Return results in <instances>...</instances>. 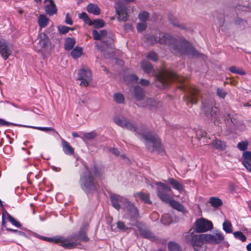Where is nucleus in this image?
Listing matches in <instances>:
<instances>
[{
    "instance_id": "nucleus-30",
    "label": "nucleus",
    "mask_w": 251,
    "mask_h": 251,
    "mask_svg": "<svg viewBox=\"0 0 251 251\" xmlns=\"http://www.w3.org/2000/svg\"><path fill=\"white\" fill-rule=\"evenodd\" d=\"M75 39L72 38H67L65 42V49L67 50H72L75 46Z\"/></svg>"
},
{
    "instance_id": "nucleus-12",
    "label": "nucleus",
    "mask_w": 251,
    "mask_h": 251,
    "mask_svg": "<svg viewBox=\"0 0 251 251\" xmlns=\"http://www.w3.org/2000/svg\"><path fill=\"white\" fill-rule=\"evenodd\" d=\"M12 52V46L5 40H0V54L5 60Z\"/></svg>"
},
{
    "instance_id": "nucleus-6",
    "label": "nucleus",
    "mask_w": 251,
    "mask_h": 251,
    "mask_svg": "<svg viewBox=\"0 0 251 251\" xmlns=\"http://www.w3.org/2000/svg\"><path fill=\"white\" fill-rule=\"evenodd\" d=\"M180 88L185 92L184 100L188 107H190L193 104L197 102L200 92L197 88L183 85L180 86Z\"/></svg>"
},
{
    "instance_id": "nucleus-63",
    "label": "nucleus",
    "mask_w": 251,
    "mask_h": 251,
    "mask_svg": "<svg viewBox=\"0 0 251 251\" xmlns=\"http://www.w3.org/2000/svg\"><path fill=\"white\" fill-rule=\"evenodd\" d=\"M243 21L241 19L238 18L235 21V24L236 25H240L243 23Z\"/></svg>"
},
{
    "instance_id": "nucleus-16",
    "label": "nucleus",
    "mask_w": 251,
    "mask_h": 251,
    "mask_svg": "<svg viewBox=\"0 0 251 251\" xmlns=\"http://www.w3.org/2000/svg\"><path fill=\"white\" fill-rule=\"evenodd\" d=\"M161 103L151 98H147L144 100V103H137V105L144 108H148L150 109L157 108L161 105Z\"/></svg>"
},
{
    "instance_id": "nucleus-38",
    "label": "nucleus",
    "mask_w": 251,
    "mask_h": 251,
    "mask_svg": "<svg viewBox=\"0 0 251 251\" xmlns=\"http://www.w3.org/2000/svg\"><path fill=\"white\" fill-rule=\"evenodd\" d=\"M229 70L234 74H239L240 75H245L246 73L241 68H237L236 66H233L229 68Z\"/></svg>"
},
{
    "instance_id": "nucleus-15",
    "label": "nucleus",
    "mask_w": 251,
    "mask_h": 251,
    "mask_svg": "<svg viewBox=\"0 0 251 251\" xmlns=\"http://www.w3.org/2000/svg\"><path fill=\"white\" fill-rule=\"evenodd\" d=\"M116 11L119 21L125 22L127 20L128 15L127 13V8L124 4L120 3H117Z\"/></svg>"
},
{
    "instance_id": "nucleus-36",
    "label": "nucleus",
    "mask_w": 251,
    "mask_h": 251,
    "mask_svg": "<svg viewBox=\"0 0 251 251\" xmlns=\"http://www.w3.org/2000/svg\"><path fill=\"white\" fill-rule=\"evenodd\" d=\"M124 79L128 82H137L138 80V76L133 74L126 75L124 77Z\"/></svg>"
},
{
    "instance_id": "nucleus-62",
    "label": "nucleus",
    "mask_w": 251,
    "mask_h": 251,
    "mask_svg": "<svg viewBox=\"0 0 251 251\" xmlns=\"http://www.w3.org/2000/svg\"><path fill=\"white\" fill-rule=\"evenodd\" d=\"M41 238L43 239V240H44L45 241L53 243V237H51V238H49V237H41Z\"/></svg>"
},
{
    "instance_id": "nucleus-22",
    "label": "nucleus",
    "mask_w": 251,
    "mask_h": 251,
    "mask_svg": "<svg viewBox=\"0 0 251 251\" xmlns=\"http://www.w3.org/2000/svg\"><path fill=\"white\" fill-rule=\"evenodd\" d=\"M215 108H214L215 109ZM214 107L212 103H208L206 102H202V110L205 113L206 116H212V112L213 111Z\"/></svg>"
},
{
    "instance_id": "nucleus-59",
    "label": "nucleus",
    "mask_w": 251,
    "mask_h": 251,
    "mask_svg": "<svg viewBox=\"0 0 251 251\" xmlns=\"http://www.w3.org/2000/svg\"><path fill=\"white\" fill-rule=\"evenodd\" d=\"M132 29V25L129 24H126L124 25V29L126 31L130 30Z\"/></svg>"
},
{
    "instance_id": "nucleus-61",
    "label": "nucleus",
    "mask_w": 251,
    "mask_h": 251,
    "mask_svg": "<svg viewBox=\"0 0 251 251\" xmlns=\"http://www.w3.org/2000/svg\"><path fill=\"white\" fill-rule=\"evenodd\" d=\"M10 125V123L3 120L2 119H0V126H9Z\"/></svg>"
},
{
    "instance_id": "nucleus-54",
    "label": "nucleus",
    "mask_w": 251,
    "mask_h": 251,
    "mask_svg": "<svg viewBox=\"0 0 251 251\" xmlns=\"http://www.w3.org/2000/svg\"><path fill=\"white\" fill-rule=\"evenodd\" d=\"M242 163L246 168L251 172V160H248V161H243Z\"/></svg>"
},
{
    "instance_id": "nucleus-48",
    "label": "nucleus",
    "mask_w": 251,
    "mask_h": 251,
    "mask_svg": "<svg viewBox=\"0 0 251 251\" xmlns=\"http://www.w3.org/2000/svg\"><path fill=\"white\" fill-rule=\"evenodd\" d=\"M147 27L146 22H142L137 25V30L138 32H142L146 29Z\"/></svg>"
},
{
    "instance_id": "nucleus-5",
    "label": "nucleus",
    "mask_w": 251,
    "mask_h": 251,
    "mask_svg": "<svg viewBox=\"0 0 251 251\" xmlns=\"http://www.w3.org/2000/svg\"><path fill=\"white\" fill-rule=\"evenodd\" d=\"M86 170V172L81 175L79 183L81 188L89 195L97 192L99 185L91 172L88 168Z\"/></svg>"
},
{
    "instance_id": "nucleus-23",
    "label": "nucleus",
    "mask_w": 251,
    "mask_h": 251,
    "mask_svg": "<svg viewBox=\"0 0 251 251\" xmlns=\"http://www.w3.org/2000/svg\"><path fill=\"white\" fill-rule=\"evenodd\" d=\"M45 11L48 15L52 16L57 12V8L54 1L50 2V4H47L45 7Z\"/></svg>"
},
{
    "instance_id": "nucleus-28",
    "label": "nucleus",
    "mask_w": 251,
    "mask_h": 251,
    "mask_svg": "<svg viewBox=\"0 0 251 251\" xmlns=\"http://www.w3.org/2000/svg\"><path fill=\"white\" fill-rule=\"evenodd\" d=\"M213 146L220 151H223L226 148V144L224 141L215 139L212 142Z\"/></svg>"
},
{
    "instance_id": "nucleus-10",
    "label": "nucleus",
    "mask_w": 251,
    "mask_h": 251,
    "mask_svg": "<svg viewBox=\"0 0 251 251\" xmlns=\"http://www.w3.org/2000/svg\"><path fill=\"white\" fill-rule=\"evenodd\" d=\"M92 73L87 67H83L78 72V80L80 81V85L88 86L92 81Z\"/></svg>"
},
{
    "instance_id": "nucleus-34",
    "label": "nucleus",
    "mask_w": 251,
    "mask_h": 251,
    "mask_svg": "<svg viewBox=\"0 0 251 251\" xmlns=\"http://www.w3.org/2000/svg\"><path fill=\"white\" fill-rule=\"evenodd\" d=\"M168 248L169 251H182L179 246L177 243L173 242L169 243Z\"/></svg>"
},
{
    "instance_id": "nucleus-53",
    "label": "nucleus",
    "mask_w": 251,
    "mask_h": 251,
    "mask_svg": "<svg viewBox=\"0 0 251 251\" xmlns=\"http://www.w3.org/2000/svg\"><path fill=\"white\" fill-rule=\"evenodd\" d=\"M243 156L244 157L243 161H248V160H251V152L249 151H245Z\"/></svg>"
},
{
    "instance_id": "nucleus-56",
    "label": "nucleus",
    "mask_w": 251,
    "mask_h": 251,
    "mask_svg": "<svg viewBox=\"0 0 251 251\" xmlns=\"http://www.w3.org/2000/svg\"><path fill=\"white\" fill-rule=\"evenodd\" d=\"M140 84L143 86H149L150 84V81L145 79H141L139 81Z\"/></svg>"
},
{
    "instance_id": "nucleus-19",
    "label": "nucleus",
    "mask_w": 251,
    "mask_h": 251,
    "mask_svg": "<svg viewBox=\"0 0 251 251\" xmlns=\"http://www.w3.org/2000/svg\"><path fill=\"white\" fill-rule=\"evenodd\" d=\"M62 147L63 152L67 155H71L74 153V148L69 143L63 139H61Z\"/></svg>"
},
{
    "instance_id": "nucleus-35",
    "label": "nucleus",
    "mask_w": 251,
    "mask_h": 251,
    "mask_svg": "<svg viewBox=\"0 0 251 251\" xmlns=\"http://www.w3.org/2000/svg\"><path fill=\"white\" fill-rule=\"evenodd\" d=\"M91 25H93L95 28H99L102 27L104 25V22L102 19L95 20L93 21H91Z\"/></svg>"
},
{
    "instance_id": "nucleus-42",
    "label": "nucleus",
    "mask_w": 251,
    "mask_h": 251,
    "mask_svg": "<svg viewBox=\"0 0 251 251\" xmlns=\"http://www.w3.org/2000/svg\"><path fill=\"white\" fill-rule=\"evenodd\" d=\"M114 100L118 103H123L125 101V97L122 94L116 93L114 95Z\"/></svg>"
},
{
    "instance_id": "nucleus-26",
    "label": "nucleus",
    "mask_w": 251,
    "mask_h": 251,
    "mask_svg": "<svg viewBox=\"0 0 251 251\" xmlns=\"http://www.w3.org/2000/svg\"><path fill=\"white\" fill-rule=\"evenodd\" d=\"M88 12L95 15H99L100 13V10L97 5L93 3L89 4L87 7Z\"/></svg>"
},
{
    "instance_id": "nucleus-60",
    "label": "nucleus",
    "mask_w": 251,
    "mask_h": 251,
    "mask_svg": "<svg viewBox=\"0 0 251 251\" xmlns=\"http://www.w3.org/2000/svg\"><path fill=\"white\" fill-rule=\"evenodd\" d=\"M110 151L114 154L118 155L119 154V151L116 148H111Z\"/></svg>"
},
{
    "instance_id": "nucleus-37",
    "label": "nucleus",
    "mask_w": 251,
    "mask_h": 251,
    "mask_svg": "<svg viewBox=\"0 0 251 251\" xmlns=\"http://www.w3.org/2000/svg\"><path fill=\"white\" fill-rule=\"evenodd\" d=\"M78 17L79 19L82 20L86 24L91 25V20L89 18L88 15L85 13L82 12L79 14Z\"/></svg>"
},
{
    "instance_id": "nucleus-55",
    "label": "nucleus",
    "mask_w": 251,
    "mask_h": 251,
    "mask_svg": "<svg viewBox=\"0 0 251 251\" xmlns=\"http://www.w3.org/2000/svg\"><path fill=\"white\" fill-rule=\"evenodd\" d=\"M117 228L120 230L126 229L127 228L126 227L125 223L121 221H119L117 223Z\"/></svg>"
},
{
    "instance_id": "nucleus-3",
    "label": "nucleus",
    "mask_w": 251,
    "mask_h": 251,
    "mask_svg": "<svg viewBox=\"0 0 251 251\" xmlns=\"http://www.w3.org/2000/svg\"><path fill=\"white\" fill-rule=\"evenodd\" d=\"M194 230L191 229L186 236V241L191 244L196 251H204L203 243L216 245L220 244L225 239L223 234L216 231L211 234H195Z\"/></svg>"
},
{
    "instance_id": "nucleus-29",
    "label": "nucleus",
    "mask_w": 251,
    "mask_h": 251,
    "mask_svg": "<svg viewBox=\"0 0 251 251\" xmlns=\"http://www.w3.org/2000/svg\"><path fill=\"white\" fill-rule=\"evenodd\" d=\"M139 232L140 235L144 238L150 239L151 240L155 239L153 234L148 229H141L139 230Z\"/></svg>"
},
{
    "instance_id": "nucleus-4",
    "label": "nucleus",
    "mask_w": 251,
    "mask_h": 251,
    "mask_svg": "<svg viewBox=\"0 0 251 251\" xmlns=\"http://www.w3.org/2000/svg\"><path fill=\"white\" fill-rule=\"evenodd\" d=\"M185 81L183 77L176 75L175 72L164 70L155 76V83L157 87L164 89L169 86L172 82L182 83Z\"/></svg>"
},
{
    "instance_id": "nucleus-24",
    "label": "nucleus",
    "mask_w": 251,
    "mask_h": 251,
    "mask_svg": "<svg viewBox=\"0 0 251 251\" xmlns=\"http://www.w3.org/2000/svg\"><path fill=\"white\" fill-rule=\"evenodd\" d=\"M92 35L95 40H102L107 35V31L105 30H101L100 32H98L96 30H93Z\"/></svg>"
},
{
    "instance_id": "nucleus-14",
    "label": "nucleus",
    "mask_w": 251,
    "mask_h": 251,
    "mask_svg": "<svg viewBox=\"0 0 251 251\" xmlns=\"http://www.w3.org/2000/svg\"><path fill=\"white\" fill-rule=\"evenodd\" d=\"M110 199L112 206L117 210H119L121 208L120 203L126 205L128 201L126 198L117 194L111 195Z\"/></svg>"
},
{
    "instance_id": "nucleus-50",
    "label": "nucleus",
    "mask_w": 251,
    "mask_h": 251,
    "mask_svg": "<svg viewBox=\"0 0 251 251\" xmlns=\"http://www.w3.org/2000/svg\"><path fill=\"white\" fill-rule=\"evenodd\" d=\"M147 57L153 61H156L158 59L157 55L154 51L149 52L147 55Z\"/></svg>"
},
{
    "instance_id": "nucleus-13",
    "label": "nucleus",
    "mask_w": 251,
    "mask_h": 251,
    "mask_svg": "<svg viewBox=\"0 0 251 251\" xmlns=\"http://www.w3.org/2000/svg\"><path fill=\"white\" fill-rule=\"evenodd\" d=\"M50 43L49 37L45 33H41L37 39V45H34L37 51L40 52Z\"/></svg>"
},
{
    "instance_id": "nucleus-2",
    "label": "nucleus",
    "mask_w": 251,
    "mask_h": 251,
    "mask_svg": "<svg viewBox=\"0 0 251 251\" xmlns=\"http://www.w3.org/2000/svg\"><path fill=\"white\" fill-rule=\"evenodd\" d=\"M113 121L118 126L134 132L138 137L142 135L146 140V146L150 151L151 152L156 151L161 154L164 153L160 139L157 135L152 134L150 132L147 133L140 132L135 124L133 122L129 121L126 117L117 116L114 118Z\"/></svg>"
},
{
    "instance_id": "nucleus-27",
    "label": "nucleus",
    "mask_w": 251,
    "mask_h": 251,
    "mask_svg": "<svg viewBox=\"0 0 251 251\" xmlns=\"http://www.w3.org/2000/svg\"><path fill=\"white\" fill-rule=\"evenodd\" d=\"M141 65L143 71L147 74H150L153 69L151 64L147 60L142 61Z\"/></svg>"
},
{
    "instance_id": "nucleus-58",
    "label": "nucleus",
    "mask_w": 251,
    "mask_h": 251,
    "mask_svg": "<svg viewBox=\"0 0 251 251\" xmlns=\"http://www.w3.org/2000/svg\"><path fill=\"white\" fill-rule=\"evenodd\" d=\"M6 230H8V231H10L11 232H15V233H16L17 234L20 235H25V233L24 232H23L22 231H19V230H18L17 229H11V228H7Z\"/></svg>"
},
{
    "instance_id": "nucleus-31",
    "label": "nucleus",
    "mask_w": 251,
    "mask_h": 251,
    "mask_svg": "<svg viewBox=\"0 0 251 251\" xmlns=\"http://www.w3.org/2000/svg\"><path fill=\"white\" fill-rule=\"evenodd\" d=\"M209 203L211 206L215 208H217L221 206L223 204L222 201L217 197H211L209 199Z\"/></svg>"
},
{
    "instance_id": "nucleus-8",
    "label": "nucleus",
    "mask_w": 251,
    "mask_h": 251,
    "mask_svg": "<svg viewBox=\"0 0 251 251\" xmlns=\"http://www.w3.org/2000/svg\"><path fill=\"white\" fill-rule=\"evenodd\" d=\"M74 237L65 238L61 236L53 237V243L55 244H61V246L66 249H73L78 245L76 240Z\"/></svg>"
},
{
    "instance_id": "nucleus-64",
    "label": "nucleus",
    "mask_w": 251,
    "mask_h": 251,
    "mask_svg": "<svg viewBox=\"0 0 251 251\" xmlns=\"http://www.w3.org/2000/svg\"><path fill=\"white\" fill-rule=\"evenodd\" d=\"M96 47L97 48V49L100 50H103L105 48L104 47H101L100 45L98 44H96Z\"/></svg>"
},
{
    "instance_id": "nucleus-44",
    "label": "nucleus",
    "mask_w": 251,
    "mask_h": 251,
    "mask_svg": "<svg viewBox=\"0 0 251 251\" xmlns=\"http://www.w3.org/2000/svg\"><path fill=\"white\" fill-rule=\"evenodd\" d=\"M149 17V13L146 11H142L138 15V18L142 22H146Z\"/></svg>"
},
{
    "instance_id": "nucleus-7",
    "label": "nucleus",
    "mask_w": 251,
    "mask_h": 251,
    "mask_svg": "<svg viewBox=\"0 0 251 251\" xmlns=\"http://www.w3.org/2000/svg\"><path fill=\"white\" fill-rule=\"evenodd\" d=\"M154 185L157 186L156 190L157 196L160 200L166 203L169 201L170 197L168 193L172 192L171 187L160 182H154L151 184L152 187Z\"/></svg>"
},
{
    "instance_id": "nucleus-39",
    "label": "nucleus",
    "mask_w": 251,
    "mask_h": 251,
    "mask_svg": "<svg viewBox=\"0 0 251 251\" xmlns=\"http://www.w3.org/2000/svg\"><path fill=\"white\" fill-rule=\"evenodd\" d=\"M58 32L60 34H65L69 32L70 30H73V28L62 25H59L57 27Z\"/></svg>"
},
{
    "instance_id": "nucleus-46",
    "label": "nucleus",
    "mask_w": 251,
    "mask_h": 251,
    "mask_svg": "<svg viewBox=\"0 0 251 251\" xmlns=\"http://www.w3.org/2000/svg\"><path fill=\"white\" fill-rule=\"evenodd\" d=\"M248 146V142L246 141L244 142H241L237 144V148L242 151H244L247 149Z\"/></svg>"
},
{
    "instance_id": "nucleus-33",
    "label": "nucleus",
    "mask_w": 251,
    "mask_h": 251,
    "mask_svg": "<svg viewBox=\"0 0 251 251\" xmlns=\"http://www.w3.org/2000/svg\"><path fill=\"white\" fill-rule=\"evenodd\" d=\"M82 53V49L81 47H76L71 52V56L74 59H77L80 57Z\"/></svg>"
},
{
    "instance_id": "nucleus-32",
    "label": "nucleus",
    "mask_w": 251,
    "mask_h": 251,
    "mask_svg": "<svg viewBox=\"0 0 251 251\" xmlns=\"http://www.w3.org/2000/svg\"><path fill=\"white\" fill-rule=\"evenodd\" d=\"M135 196H138L142 201H143L144 202L146 203H151V201L150 199L149 195L143 192H139L136 193L135 194Z\"/></svg>"
},
{
    "instance_id": "nucleus-17",
    "label": "nucleus",
    "mask_w": 251,
    "mask_h": 251,
    "mask_svg": "<svg viewBox=\"0 0 251 251\" xmlns=\"http://www.w3.org/2000/svg\"><path fill=\"white\" fill-rule=\"evenodd\" d=\"M134 95L136 99V104L137 103H144V101H142L145 97L143 89L139 86H136L134 88Z\"/></svg>"
},
{
    "instance_id": "nucleus-18",
    "label": "nucleus",
    "mask_w": 251,
    "mask_h": 251,
    "mask_svg": "<svg viewBox=\"0 0 251 251\" xmlns=\"http://www.w3.org/2000/svg\"><path fill=\"white\" fill-rule=\"evenodd\" d=\"M87 225L86 224H83L78 232L77 240L79 241L88 242L89 240V238L88 237L86 234V229Z\"/></svg>"
},
{
    "instance_id": "nucleus-47",
    "label": "nucleus",
    "mask_w": 251,
    "mask_h": 251,
    "mask_svg": "<svg viewBox=\"0 0 251 251\" xmlns=\"http://www.w3.org/2000/svg\"><path fill=\"white\" fill-rule=\"evenodd\" d=\"M161 221L163 225H168L171 223V220L167 214H164L161 217Z\"/></svg>"
},
{
    "instance_id": "nucleus-9",
    "label": "nucleus",
    "mask_w": 251,
    "mask_h": 251,
    "mask_svg": "<svg viewBox=\"0 0 251 251\" xmlns=\"http://www.w3.org/2000/svg\"><path fill=\"white\" fill-rule=\"evenodd\" d=\"M195 230L197 233L206 232L213 228L212 222L204 218L198 219L195 222Z\"/></svg>"
},
{
    "instance_id": "nucleus-49",
    "label": "nucleus",
    "mask_w": 251,
    "mask_h": 251,
    "mask_svg": "<svg viewBox=\"0 0 251 251\" xmlns=\"http://www.w3.org/2000/svg\"><path fill=\"white\" fill-rule=\"evenodd\" d=\"M8 218L9 221L15 226L20 227L21 226V224L17 221L13 217H12L9 214H7Z\"/></svg>"
},
{
    "instance_id": "nucleus-21",
    "label": "nucleus",
    "mask_w": 251,
    "mask_h": 251,
    "mask_svg": "<svg viewBox=\"0 0 251 251\" xmlns=\"http://www.w3.org/2000/svg\"><path fill=\"white\" fill-rule=\"evenodd\" d=\"M168 182L172 186L173 188L176 189L179 192H181L183 189V186L182 184L173 178H169L167 180Z\"/></svg>"
},
{
    "instance_id": "nucleus-1",
    "label": "nucleus",
    "mask_w": 251,
    "mask_h": 251,
    "mask_svg": "<svg viewBox=\"0 0 251 251\" xmlns=\"http://www.w3.org/2000/svg\"><path fill=\"white\" fill-rule=\"evenodd\" d=\"M157 42L167 45L170 50L175 54L185 55L192 57H197L199 55V52L192 45L183 38L177 39L167 33L160 34L158 40L153 35L148 36L146 38V43L148 45Z\"/></svg>"
},
{
    "instance_id": "nucleus-11",
    "label": "nucleus",
    "mask_w": 251,
    "mask_h": 251,
    "mask_svg": "<svg viewBox=\"0 0 251 251\" xmlns=\"http://www.w3.org/2000/svg\"><path fill=\"white\" fill-rule=\"evenodd\" d=\"M125 206L127 211L126 218L128 219L130 222L136 221L139 215L137 208L129 201H127Z\"/></svg>"
},
{
    "instance_id": "nucleus-52",
    "label": "nucleus",
    "mask_w": 251,
    "mask_h": 251,
    "mask_svg": "<svg viewBox=\"0 0 251 251\" xmlns=\"http://www.w3.org/2000/svg\"><path fill=\"white\" fill-rule=\"evenodd\" d=\"M217 94L218 96L222 98H224L226 95V92L223 89L220 88H217Z\"/></svg>"
},
{
    "instance_id": "nucleus-43",
    "label": "nucleus",
    "mask_w": 251,
    "mask_h": 251,
    "mask_svg": "<svg viewBox=\"0 0 251 251\" xmlns=\"http://www.w3.org/2000/svg\"><path fill=\"white\" fill-rule=\"evenodd\" d=\"M234 237L241 240L242 242H244L246 240V236L241 231H236L233 233Z\"/></svg>"
},
{
    "instance_id": "nucleus-40",
    "label": "nucleus",
    "mask_w": 251,
    "mask_h": 251,
    "mask_svg": "<svg viewBox=\"0 0 251 251\" xmlns=\"http://www.w3.org/2000/svg\"><path fill=\"white\" fill-rule=\"evenodd\" d=\"M224 230L226 233H231L232 232V225L228 221H225L223 224Z\"/></svg>"
},
{
    "instance_id": "nucleus-41",
    "label": "nucleus",
    "mask_w": 251,
    "mask_h": 251,
    "mask_svg": "<svg viewBox=\"0 0 251 251\" xmlns=\"http://www.w3.org/2000/svg\"><path fill=\"white\" fill-rule=\"evenodd\" d=\"M169 21L174 26L178 27L181 29H185L186 28V26L185 25L179 24L178 21H177V19L175 18H170Z\"/></svg>"
},
{
    "instance_id": "nucleus-57",
    "label": "nucleus",
    "mask_w": 251,
    "mask_h": 251,
    "mask_svg": "<svg viewBox=\"0 0 251 251\" xmlns=\"http://www.w3.org/2000/svg\"><path fill=\"white\" fill-rule=\"evenodd\" d=\"M65 23L69 25H73V21L71 19V18L70 17V15L69 13H67L66 15V19H65Z\"/></svg>"
},
{
    "instance_id": "nucleus-45",
    "label": "nucleus",
    "mask_w": 251,
    "mask_h": 251,
    "mask_svg": "<svg viewBox=\"0 0 251 251\" xmlns=\"http://www.w3.org/2000/svg\"><path fill=\"white\" fill-rule=\"evenodd\" d=\"M83 135L85 138L92 140L97 137V134L95 131H93L88 133H84Z\"/></svg>"
},
{
    "instance_id": "nucleus-20",
    "label": "nucleus",
    "mask_w": 251,
    "mask_h": 251,
    "mask_svg": "<svg viewBox=\"0 0 251 251\" xmlns=\"http://www.w3.org/2000/svg\"><path fill=\"white\" fill-rule=\"evenodd\" d=\"M166 203H169L173 208L178 211L181 212L182 213H185L186 211V209L184 206L180 203L175 200L170 199L169 201Z\"/></svg>"
},
{
    "instance_id": "nucleus-51",
    "label": "nucleus",
    "mask_w": 251,
    "mask_h": 251,
    "mask_svg": "<svg viewBox=\"0 0 251 251\" xmlns=\"http://www.w3.org/2000/svg\"><path fill=\"white\" fill-rule=\"evenodd\" d=\"M31 127L34 128V129H37L41 131H45V132H49V131L54 130L53 128L50 127L31 126Z\"/></svg>"
},
{
    "instance_id": "nucleus-25",
    "label": "nucleus",
    "mask_w": 251,
    "mask_h": 251,
    "mask_svg": "<svg viewBox=\"0 0 251 251\" xmlns=\"http://www.w3.org/2000/svg\"><path fill=\"white\" fill-rule=\"evenodd\" d=\"M49 19L45 15H40L38 19V24L41 28L46 27L49 23Z\"/></svg>"
}]
</instances>
